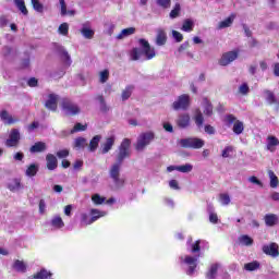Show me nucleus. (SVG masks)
<instances>
[{
    "mask_svg": "<svg viewBox=\"0 0 279 279\" xmlns=\"http://www.w3.org/2000/svg\"><path fill=\"white\" fill-rule=\"evenodd\" d=\"M130 147H132V141L124 138L118 148L117 162L113 163L109 170V175L116 186H123V184H125V179H121V165H123L125 158H130Z\"/></svg>",
    "mask_w": 279,
    "mask_h": 279,
    "instance_id": "nucleus-1",
    "label": "nucleus"
},
{
    "mask_svg": "<svg viewBox=\"0 0 279 279\" xmlns=\"http://www.w3.org/2000/svg\"><path fill=\"white\" fill-rule=\"evenodd\" d=\"M61 108L68 117H77V114L82 112L80 106L69 98H63L61 100Z\"/></svg>",
    "mask_w": 279,
    "mask_h": 279,
    "instance_id": "nucleus-2",
    "label": "nucleus"
},
{
    "mask_svg": "<svg viewBox=\"0 0 279 279\" xmlns=\"http://www.w3.org/2000/svg\"><path fill=\"white\" fill-rule=\"evenodd\" d=\"M154 138H156V134L151 131L141 133L135 144L136 151H143L147 145L151 144Z\"/></svg>",
    "mask_w": 279,
    "mask_h": 279,
    "instance_id": "nucleus-3",
    "label": "nucleus"
},
{
    "mask_svg": "<svg viewBox=\"0 0 279 279\" xmlns=\"http://www.w3.org/2000/svg\"><path fill=\"white\" fill-rule=\"evenodd\" d=\"M180 145L185 149H202V147L205 145V142L198 137H187L180 140Z\"/></svg>",
    "mask_w": 279,
    "mask_h": 279,
    "instance_id": "nucleus-4",
    "label": "nucleus"
},
{
    "mask_svg": "<svg viewBox=\"0 0 279 279\" xmlns=\"http://www.w3.org/2000/svg\"><path fill=\"white\" fill-rule=\"evenodd\" d=\"M180 260L183 265H187V270L186 275L187 276H193L195 274V269H197V260H199V255L196 256H191V255H185L184 257H180Z\"/></svg>",
    "mask_w": 279,
    "mask_h": 279,
    "instance_id": "nucleus-5",
    "label": "nucleus"
},
{
    "mask_svg": "<svg viewBox=\"0 0 279 279\" xmlns=\"http://www.w3.org/2000/svg\"><path fill=\"white\" fill-rule=\"evenodd\" d=\"M190 107H191V96H189V94H182L172 104L173 110H189Z\"/></svg>",
    "mask_w": 279,
    "mask_h": 279,
    "instance_id": "nucleus-6",
    "label": "nucleus"
},
{
    "mask_svg": "<svg viewBox=\"0 0 279 279\" xmlns=\"http://www.w3.org/2000/svg\"><path fill=\"white\" fill-rule=\"evenodd\" d=\"M226 121L228 125H232L233 123V132L239 136L240 134H243V130H245V125L243 122L236 119L234 114H228L226 116Z\"/></svg>",
    "mask_w": 279,
    "mask_h": 279,
    "instance_id": "nucleus-7",
    "label": "nucleus"
},
{
    "mask_svg": "<svg viewBox=\"0 0 279 279\" xmlns=\"http://www.w3.org/2000/svg\"><path fill=\"white\" fill-rule=\"evenodd\" d=\"M21 143V132L19 129H12L9 138L4 142L5 147H19Z\"/></svg>",
    "mask_w": 279,
    "mask_h": 279,
    "instance_id": "nucleus-8",
    "label": "nucleus"
},
{
    "mask_svg": "<svg viewBox=\"0 0 279 279\" xmlns=\"http://www.w3.org/2000/svg\"><path fill=\"white\" fill-rule=\"evenodd\" d=\"M138 44L142 46L143 53L146 56V60H154L156 58V49L151 48V45H149V41L145 38L138 39Z\"/></svg>",
    "mask_w": 279,
    "mask_h": 279,
    "instance_id": "nucleus-9",
    "label": "nucleus"
},
{
    "mask_svg": "<svg viewBox=\"0 0 279 279\" xmlns=\"http://www.w3.org/2000/svg\"><path fill=\"white\" fill-rule=\"evenodd\" d=\"M238 58H239L238 50L225 52L219 60V64L220 66H228V64L234 62V60H236Z\"/></svg>",
    "mask_w": 279,
    "mask_h": 279,
    "instance_id": "nucleus-10",
    "label": "nucleus"
},
{
    "mask_svg": "<svg viewBox=\"0 0 279 279\" xmlns=\"http://www.w3.org/2000/svg\"><path fill=\"white\" fill-rule=\"evenodd\" d=\"M279 246L276 243L266 244L263 246V252L267 256H272V258H277L279 256Z\"/></svg>",
    "mask_w": 279,
    "mask_h": 279,
    "instance_id": "nucleus-11",
    "label": "nucleus"
},
{
    "mask_svg": "<svg viewBox=\"0 0 279 279\" xmlns=\"http://www.w3.org/2000/svg\"><path fill=\"white\" fill-rule=\"evenodd\" d=\"M45 108L51 112L58 111V96L56 94L48 95V100L45 102Z\"/></svg>",
    "mask_w": 279,
    "mask_h": 279,
    "instance_id": "nucleus-12",
    "label": "nucleus"
},
{
    "mask_svg": "<svg viewBox=\"0 0 279 279\" xmlns=\"http://www.w3.org/2000/svg\"><path fill=\"white\" fill-rule=\"evenodd\" d=\"M177 125L181 130H184L191 125V116L189 113H181L177 119Z\"/></svg>",
    "mask_w": 279,
    "mask_h": 279,
    "instance_id": "nucleus-13",
    "label": "nucleus"
},
{
    "mask_svg": "<svg viewBox=\"0 0 279 279\" xmlns=\"http://www.w3.org/2000/svg\"><path fill=\"white\" fill-rule=\"evenodd\" d=\"M46 167L48 171H56L58 169V157L53 154L46 155Z\"/></svg>",
    "mask_w": 279,
    "mask_h": 279,
    "instance_id": "nucleus-14",
    "label": "nucleus"
},
{
    "mask_svg": "<svg viewBox=\"0 0 279 279\" xmlns=\"http://www.w3.org/2000/svg\"><path fill=\"white\" fill-rule=\"evenodd\" d=\"M0 119L3 121L4 125H14V123H19V119H14L8 110L0 111Z\"/></svg>",
    "mask_w": 279,
    "mask_h": 279,
    "instance_id": "nucleus-15",
    "label": "nucleus"
},
{
    "mask_svg": "<svg viewBox=\"0 0 279 279\" xmlns=\"http://www.w3.org/2000/svg\"><path fill=\"white\" fill-rule=\"evenodd\" d=\"M155 43L157 47H165L167 45V32L162 28L157 29Z\"/></svg>",
    "mask_w": 279,
    "mask_h": 279,
    "instance_id": "nucleus-16",
    "label": "nucleus"
},
{
    "mask_svg": "<svg viewBox=\"0 0 279 279\" xmlns=\"http://www.w3.org/2000/svg\"><path fill=\"white\" fill-rule=\"evenodd\" d=\"M117 138L114 137V135L107 137L105 143L101 144V154H108V151H110V149L114 147Z\"/></svg>",
    "mask_w": 279,
    "mask_h": 279,
    "instance_id": "nucleus-17",
    "label": "nucleus"
},
{
    "mask_svg": "<svg viewBox=\"0 0 279 279\" xmlns=\"http://www.w3.org/2000/svg\"><path fill=\"white\" fill-rule=\"evenodd\" d=\"M279 145V140L275 135H268L267 136V144H266V149L268 151H276V147Z\"/></svg>",
    "mask_w": 279,
    "mask_h": 279,
    "instance_id": "nucleus-18",
    "label": "nucleus"
},
{
    "mask_svg": "<svg viewBox=\"0 0 279 279\" xmlns=\"http://www.w3.org/2000/svg\"><path fill=\"white\" fill-rule=\"evenodd\" d=\"M31 154H43V151H47V144L45 142H36L29 148Z\"/></svg>",
    "mask_w": 279,
    "mask_h": 279,
    "instance_id": "nucleus-19",
    "label": "nucleus"
},
{
    "mask_svg": "<svg viewBox=\"0 0 279 279\" xmlns=\"http://www.w3.org/2000/svg\"><path fill=\"white\" fill-rule=\"evenodd\" d=\"M12 269L17 271V274H25V271H27V264H25L23 260L15 259L12 265Z\"/></svg>",
    "mask_w": 279,
    "mask_h": 279,
    "instance_id": "nucleus-20",
    "label": "nucleus"
},
{
    "mask_svg": "<svg viewBox=\"0 0 279 279\" xmlns=\"http://www.w3.org/2000/svg\"><path fill=\"white\" fill-rule=\"evenodd\" d=\"M193 120L197 128H204V114L199 108L195 109Z\"/></svg>",
    "mask_w": 279,
    "mask_h": 279,
    "instance_id": "nucleus-21",
    "label": "nucleus"
},
{
    "mask_svg": "<svg viewBox=\"0 0 279 279\" xmlns=\"http://www.w3.org/2000/svg\"><path fill=\"white\" fill-rule=\"evenodd\" d=\"M264 95L267 104L269 106H274V104H278V98H276V94L269 89H264Z\"/></svg>",
    "mask_w": 279,
    "mask_h": 279,
    "instance_id": "nucleus-22",
    "label": "nucleus"
},
{
    "mask_svg": "<svg viewBox=\"0 0 279 279\" xmlns=\"http://www.w3.org/2000/svg\"><path fill=\"white\" fill-rule=\"evenodd\" d=\"M207 213L209 215V221L210 223H218L219 222V216L215 213V207L213 204L207 205Z\"/></svg>",
    "mask_w": 279,
    "mask_h": 279,
    "instance_id": "nucleus-23",
    "label": "nucleus"
},
{
    "mask_svg": "<svg viewBox=\"0 0 279 279\" xmlns=\"http://www.w3.org/2000/svg\"><path fill=\"white\" fill-rule=\"evenodd\" d=\"M219 271V264H211L209 270L206 272L207 279H217V274Z\"/></svg>",
    "mask_w": 279,
    "mask_h": 279,
    "instance_id": "nucleus-24",
    "label": "nucleus"
},
{
    "mask_svg": "<svg viewBox=\"0 0 279 279\" xmlns=\"http://www.w3.org/2000/svg\"><path fill=\"white\" fill-rule=\"evenodd\" d=\"M132 34H136L135 27L124 28L120 32V34L117 36V38H118V40H123V38H128V36H132Z\"/></svg>",
    "mask_w": 279,
    "mask_h": 279,
    "instance_id": "nucleus-25",
    "label": "nucleus"
},
{
    "mask_svg": "<svg viewBox=\"0 0 279 279\" xmlns=\"http://www.w3.org/2000/svg\"><path fill=\"white\" fill-rule=\"evenodd\" d=\"M264 219H265L266 226H268L269 228H274V226L278 223V216H276L275 214H268L265 216Z\"/></svg>",
    "mask_w": 279,
    "mask_h": 279,
    "instance_id": "nucleus-26",
    "label": "nucleus"
},
{
    "mask_svg": "<svg viewBox=\"0 0 279 279\" xmlns=\"http://www.w3.org/2000/svg\"><path fill=\"white\" fill-rule=\"evenodd\" d=\"M92 218L89 219V223H95L97 219H101V217H106V211H99V209H90Z\"/></svg>",
    "mask_w": 279,
    "mask_h": 279,
    "instance_id": "nucleus-27",
    "label": "nucleus"
},
{
    "mask_svg": "<svg viewBox=\"0 0 279 279\" xmlns=\"http://www.w3.org/2000/svg\"><path fill=\"white\" fill-rule=\"evenodd\" d=\"M101 141V135H95L89 142V151H97L99 147V142Z\"/></svg>",
    "mask_w": 279,
    "mask_h": 279,
    "instance_id": "nucleus-28",
    "label": "nucleus"
},
{
    "mask_svg": "<svg viewBox=\"0 0 279 279\" xmlns=\"http://www.w3.org/2000/svg\"><path fill=\"white\" fill-rule=\"evenodd\" d=\"M96 99L100 104V112H104V114H106L110 111V107H108V105L106 104V98H104V95H98Z\"/></svg>",
    "mask_w": 279,
    "mask_h": 279,
    "instance_id": "nucleus-29",
    "label": "nucleus"
},
{
    "mask_svg": "<svg viewBox=\"0 0 279 279\" xmlns=\"http://www.w3.org/2000/svg\"><path fill=\"white\" fill-rule=\"evenodd\" d=\"M51 226L52 228H56V230H60L61 228H64V221L62 220V217L60 216H54L51 219Z\"/></svg>",
    "mask_w": 279,
    "mask_h": 279,
    "instance_id": "nucleus-30",
    "label": "nucleus"
},
{
    "mask_svg": "<svg viewBox=\"0 0 279 279\" xmlns=\"http://www.w3.org/2000/svg\"><path fill=\"white\" fill-rule=\"evenodd\" d=\"M134 92V86L133 85H129L126 86L123 90H122V101H128V99H130V97H132V93Z\"/></svg>",
    "mask_w": 279,
    "mask_h": 279,
    "instance_id": "nucleus-31",
    "label": "nucleus"
},
{
    "mask_svg": "<svg viewBox=\"0 0 279 279\" xmlns=\"http://www.w3.org/2000/svg\"><path fill=\"white\" fill-rule=\"evenodd\" d=\"M14 3L20 12L24 14V16H27L29 14V11H27V7L25 5V0H14Z\"/></svg>",
    "mask_w": 279,
    "mask_h": 279,
    "instance_id": "nucleus-32",
    "label": "nucleus"
},
{
    "mask_svg": "<svg viewBox=\"0 0 279 279\" xmlns=\"http://www.w3.org/2000/svg\"><path fill=\"white\" fill-rule=\"evenodd\" d=\"M268 177L270 178V189H278L279 180L272 170H268Z\"/></svg>",
    "mask_w": 279,
    "mask_h": 279,
    "instance_id": "nucleus-33",
    "label": "nucleus"
},
{
    "mask_svg": "<svg viewBox=\"0 0 279 279\" xmlns=\"http://www.w3.org/2000/svg\"><path fill=\"white\" fill-rule=\"evenodd\" d=\"M26 175L28 178H34V175H36V173H38V165L36 163H31L27 169H26Z\"/></svg>",
    "mask_w": 279,
    "mask_h": 279,
    "instance_id": "nucleus-34",
    "label": "nucleus"
},
{
    "mask_svg": "<svg viewBox=\"0 0 279 279\" xmlns=\"http://www.w3.org/2000/svg\"><path fill=\"white\" fill-rule=\"evenodd\" d=\"M141 56H143V50H141V48H133L130 51V58L133 61L141 60Z\"/></svg>",
    "mask_w": 279,
    "mask_h": 279,
    "instance_id": "nucleus-35",
    "label": "nucleus"
},
{
    "mask_svg": "<svg viewBox=\"0 0 279 279\" xmlns=\"http://www.w3.org/2000/svg\"><path fill=\"white\" fill-rule=\"evenodd\" d=\"M239 241L242 245H246V246H250V245H254V239H252L250 235L247 234H243L239 238Z\"/></svg>",
    "mask_w": 279,
    "mask_h": 279,
    "instance_id": "nucleus-36",
    "label": "nucleus"
},
{
    "mask_svg": "<svg viewBox=\"0 0 279 279\" xmlns=\"http://www.w3.org/2000/svg\"><path fill=\"white\" fill-rule=\"evenodd\" d=\"M34 279H48L51 278V272L47 271V269H41L37 274L33 276Z\"/></svg>",
    "mask_w": 279,
    "mask_h": 279,
    "instance_id": "nucleus-37",
    "label": "nucleus"
},
{
    "mask_svg": "<svg viewBox=\"0 0 279 279\" xmlns=\"http://www.w3.org/2000/svg\"><path fill=\"white\" fill-rule=\"evenodd\" d=\"M232 23H234V15H231V16L227 17L225 21H221L219 23V29H226V27H230V25H232Z\"/></svg>",
    "mask_w": 279,
    "mask_h": 279,
    "instance_id": "nucleus-38",
    "label": "nucleus"
},
{
    "mask_svg": "<svg viewBox=\"0 0 279 279\" xmlns=\"http://www.w3.org/2000/svg\"><path fill=\"white\" fill-rule=\"evenodd\" d=\"M204 114H206V117H213V104H210V100H208V98H204Z\"/></svg>",
    "mask_w": 279,
    "mask_h": 279,
    "instance_id": "nucleus-39",
    "label": "nucleus"
},
{
    "mask_svg": "<svg viewBox=\"0 0 279 279\" xmlns=\"http://www.w3.org/2000/svg\"><path fill=\"white\" fill-rule=\"evenodd\" d=\"M259 267H260V263L256 260L244 265V269H246V271H256V269H259Z\"/></svg>",
    "mask_w": 279,
    "mask_h": 279,
    "instance_id": "nucleus-40",
    "label": "nucleus"
},
{
    "mask_svg": "<svg viewBox=\"0 0 279 279\" xmlns=\"http://www.w3.org/2000/svg\"><path fill=\"white\" fill-rule=\"evenodd\" d=\"M180 12H182V7L180 3H175L174 8L170 12V19H178V16H180Z\"/></svg>",
    "mask_w": 279,
    "mask_h": 279,
    "instance_id": "nucleus-41",
    "label": "nucleus"
},
{
    "mask_svg": "<svg viewBox=\"0 0 279 279\" xmlns=\"http://www.w3.org/2000/svg\"><path fill=\"white\" fill-rule=\"evenodd\" d=\"M87 128H88V124H82L77 122L71 130V134H75V132H86Z\"/></svg>",
    "mask_w": 279,
    "mask_h": 279,
    "instance_id": "nucleus-42",
    "label": "nucleus"
},
{
    "mask_svg": "<svg viewBox=\"0 0 279 279\" xmlns=\"http://www.w3.org/2000/svg\"><path fill=\"white\" fill-rule=\"evenodd\" d=\"M81 33L84 36V38H87L88 40H90L95 36V31L87 27H83L81 29Z\"/></svg>",
    "mask_w": 279,
    "mask_h": 279,
    "instance_id": "nucleus-43",
    "label": "nucleus"
},
{
    "mask_svg": "<svg viewBox=\"0 0 279 279\" xmlns=\"http://www.w3.org/2000/svg\"><path fill=\"white\" fill-rule=\"evenodd\" d=\"M8 189L12 192L19 191V189H21V180L14 179L11 183L8 184Z\"/></svg>",
    "mask_w": 279,
    "mask_h": 279,
    "instance_id": "nucleus-44",
    "label": "nucleus"
},
{
    "mask_svg": "<svg viewBox=\"0 0 279 279\" xmlns=\"http://www.w3.org/2000/svg\"><path fill=\"white\" fill-rule=\"evenodd\" d=\"M202 240H197L192 244L191 253L199 254L202 252Z\"/></svg>",
    "mask_w": 279,
    "mask_h": 279,
    "instance_id": "nucleus-45",
    "label": "nucleus"
},
{
    "mask_svg": "<svg viewBox=\"0 0 279 279\" xmlns=\"http://www.w3.org/2000/svg\"><path fill=\"white\" fill-rule=\"evenodd\" d=\"M178 171L180 173H191V171H193V165L185 163L183 166H178Z\"/></svg>",
    "mask_w": 279,
    "mask_h": 279,
    "instance_id": "nucleus-46",
    "label": "nucleus"
},
{
    "mask_svg": "<svg viewBox=\"0 0 279 279\" xmlns=\"http://www.w3.org/2000/svg\"><path fill=\"white\" fill-rule=\"evenodd\" d=\"M85 146H86V138L77 137L74 141V147H76V149H84Z\"/></svg>",
    "mask_w": 279,
    "mask_h": 279,
    "instance_id": "nucleus-47",
    "label": "nucleus"
},
{
    "mask_svg": "<svg viewBox=\"0 0 279 279\" xmlns=\"http://www.w3.org/2000/svg\"><path fill=\"white\" fill-rule=\"evenodd\" d=\"M31 1H32V5L36 12H40V13L44 12L45 7L43 5V3H40V0H31Z\"/></svg>",
    "mask_w": 279,
    "mask_h": 279,
    "instance_id": "nucleus-48",
    "label": "nucleus"
},
{
    "mask_svg": "<svg viewBox=\"0 0 279 279\" xmlns=\"http://www.w3.org/2000/svg\"><path fill=\"white\" fill-rule=\"evenodd\" d=\"M193 22L191 20H185L181 27L182 32H193Z\"/></svg>",
    "mask_w": 279,
    "mask_h": 279,
    "instance_id": "nucleus-49",
    "label": "nucleus"
},
{
    "mask_svg": "<svg viewBox=\"0 0 279 279\" xmlns=\"http://www.w3.org/2000/svg\"><path fill=\"white\" fill-rule=\"evenodd\" d=\"M92 202H94L96 204V206H101V204H104V202H106V197H101V195H99V194H94L92 196Z\"/></svg>",
    "mask_w": 279,
    "mask_h": 279,
    "instance_id": "nucleus-50",
    "label": "nucleus"
},
{
    "mask_svg": "<svg viewBox=\"0 0 279 279\" xmlns=\"http://www.w3.org/2000/svg\"><path fill=\"white\" fill-rule=\"evenodd\" d=\"M59 34H61V36H69V24L68 23H62L59 26Z\"/></svg>",
    "mask_w": 279,
    "mask_h": 279,
    "instance_id": "nucleus-51",
    "label": "nucleus"
},
{
    "mask_svg": "<svg viewBox=\"0 0 279 279\" xmlns=\"http://www.w3.org/2000/svg\"><path fill=\"white\" fill-rule=\"evenodd\" d=\"M219 199L222 206H228V204H230V195L227 193L220 194Z\"/></svg>",
    "mask_w": 279,
    "mask_h": 279,
    "instance_id": "nucleus-52",
    "label": "nucleus"
},
{
    "mask_svg": "<svg viewBox=\"0 0 279 279\" xmlns=\"http://www.w3.org/2000/svg\"><path fill=\"white\" fill-rule=\"evenodd\" d=\"M157 5L163 8V10H169L171 8V0H157Z\"/></svg>",
    "mask_w": 279,
    "mask_h": 279,
    "instance_id": "nucleus-53",
    "label": "nucleus"
},
{
    "mask_svg": "<svg viewBox=\"0 0 279 279\" xmlns=\"http://www.w3.org/2000/svg\"><path fill=\"white\" fill-rule=\"evenodd\" d=\"M70 154H71V151L69 149L64 148V149L57 151L56 156H57V158L64 159V158H69Z\"/></svg>",
    "mask_w": 279,
    "mask_h": 279,
    "instance_id": "nucleus-54",
    "label": "nucleus"
},
{
    "mask_svg": "<svg viewBox=\"0 0 279 279\" xmlns=\"http://www.w3.org/2000/svg\"><path fill=\"white\" fill-rule=\"evenodd\" d=\"M109 77H110V71L104 70L100 72V83L101 84H106V82H108Z\"/></svg>",
    "mask_w": 279,
    "mask_h": 279,
    "instance_id": "nucleus-55",
    "label": "nucleus"
},
{
    "mask_svg": "<svg viewBox=\"0 0 279 279\" xmlns=\"http://www.w3.org/2000/svg\"><path fill=\"white\" fill-rule=\"evenodd\" d=\"M172 36L177 43H182V40H184V36L178 31H172Z\"/></svg>",
    "mask_w": 279,
    "mask_h": 279,
    "instance_id": "nucleus-56",
    "label": "nucleus"
},
{
    "mask_svg": "<svg viewBox=\"0 0 279 279\" xmlns=\"http://www.w3.org/2000/svg\"><path fill=\"white\" fill-rule=\"evenodd\" d=\"M241 95H247V93H250V86L247 85V83H243L240 88H239Z\"/></svg>",
    "mask_w": 279,
    "mask_h": 279,
    "instance_id": "nucleus-57",
    "label": "nucleus"
},
{
    "mask_svg": "<svg viewBox=\"0 0 279 279\" xmlns=\"http://www.w3.org/2000/svg\"><path fill=\"white\" fill-rule=\"evenodd\" d=\"M27 86H29L31 88H36V86H38V78L36 77H31L27 81Z\"/></svg>",
    "mask_w": 279,
    "mask_h": 279,
    "instance_id": "nucleus-58",
    "label": "nucleus"
},
{
    "mask_svg": "<svg viewBox=\"0 0 279 279\" xmlns=\"http://www.w3.org/2000/svg\"><path fill=\"white\" fill-rule=\"evenodd\" d=\"M248 182H251L252 184H256L257 186H260L263 189V182L258 180V178L255 175L251 177L248 179Z\"/></svg>",
    "mask_w": 279,
    "mask_h": 279,
    "instance_id": "nucleus-59",
    "label": "nucleus"
},
{
    "mask_svg": "<svg viewBox=\"0 0 279 279\" xmlns=\"http://www.w3.org/2000/svg\"><path fill=\"white\" fill-rule=\"evenodd\" d=\"M169 186L174 191H180V184L178 183V180H170Z\"/></svg>",
    "mask_w": 279,
    "mask_h": 279,
    "instance_id": "nucleus-60",
    "label": "nucleus"
},
{
    "mask_svg": "<svg viewBox=\"0 0 279 279\" xmlns=\"http://www.w3.org/2000/svg\"><path fill=\"white\" fill-rule=\"evenodd\" d=\"M47 208V204L45 203V199L39 201V214L45 215V210Z\"/></svg>",
    "mask_w": 279,
    "mask_h": 279,
    "instance_id": "nucleus-61",
    "label": "nucleus"
},
{
    "mask_svg": "<svg viewBox=\"0 0 279 279\" xmlns=\"http://www.w3.org/2000/svg\"><path fill=\"white\" fill-rule=\"evenodd\" d=\"M230 151H232V146H227L222 150V158H230Z\"/></svg>",
    "mask_w": 279,
    "mask_h": 279,
    "instance_id": "nucleus-62",
    "label": "nucleus"
},
{
    "mask_svg": "<svg viewBox=\"0 0 279 279\" xmlns=\"http://www.w3.org/2000/svg\"><path fill=\"white\" fill-rule=\"evenodd\" d=\"M8 23H10V21L8 20V16L1 15L0 16V27H7Z\"/></svg>",
    "mask_w": 279,
    "mask_h": 279,
    "instance_id": "nucleus-63",
    "label": "nucleus"
},
{
    "mask_svg": "<svg viewBox=\"0 0 279 279\" xmlns=\"http://www.w3.org/2000/svg\"><path fill=\"white\" fill-rule=\"evenodd\" d=\"M205 132H206V134L213 135V134H215V128L210 124H206L205 125Z\"/></svg>",
    "mask_w": 279,
    "mask_h": 279,
    "instance_id": "nucleus-64",
    "label": "nucleus"
}]
</instances>
